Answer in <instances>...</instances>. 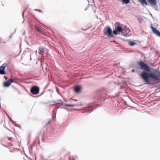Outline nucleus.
<instances>
[{"mask_svg":"<svg viewBox=\"0 0 160 160\" xmlns=\"http://www.w3.org/2000/svg\"><path fill=\"white\" fill-rule=\"evenodd\" d=\"M125 41H127V42L128 43L129 45L131 46H133L136 44V41H131L130 40H126Z\"/></svg>","mask_w":160,"mask_h":160,"instance_id":"nucleus-13","label":"nucleus"},{"mask_svg":"<svg viewBox=\"0 0 160 160\" xmlns=\"http://www.w3.org/2000/svg\"><path fill=\"white\" fill-rule=\"evenodd\" d=\"M8 138L9 140H11L12 139V138L11 137H8Z\"/></svg>","mask_w":160,"mask_h":160,"instance_id":"nucleus-28","label":"nucleus"},{"mask_svg":"<svg viewBox=\"0 0 160 160\" xmlns=\"http://www.w3.org/2000/svg\"><path fill=\"white\" fill-rule=\"evenodd\" d=\"M35 29L39 32L42 33V31L39 28L38 26H35Z\"/></svg>","mask_w":160,"mask_h":160,"instance_id":"nucleus-18","label":"nucleus"},{"mask_svg":"<svg viewBox=\"0 0 160 160\" xmlns=\"http://www.w3.org/2000/svg\"><path fill=\"white\" fill-rule=\"evenodd\" d=\"M39 53L41 54H43L44 52V49L43 48H39Z\"/></svg>","mask_w":160,"mask_h":160,"instance_id":"nucleus-19","label":"nucleus"},{"mask_svg":"<svg viewBox=\"0 0 160 160\" xmlns=\"http://www.w3.org/2000/svg\"><path fill=\"white\" fill-rule=\"evenodd\" d=\"M130 2V0H122V2L123 4H128Z\"/></svg>","mask_w":160,"mask_h":160,"instance_id":"nucleus-16","label":"nucleus"},{"mask_svg":"<svg viewBox=\"0 0 160 160\" xmlns=\"http://www.w3.org/2000/svg\"><path fill=\"white\" fill-rule=\"evenodd\" d=\"M128 30V32H130V30L126 26H124V27L122 28V32L127 31Z\"/></svg>","mask_w":160,"mask_h":160,"instance_id":"nucleus-17","label":"nucleus"},{"mask_svg":"<svg viewBox=\"0 0 160 160\" xmlns=\"http://www.w3.org/2000/svg\"><path fill=\"white\" fill-rule=\"evenodd\" d=\"M25 10H25L23 12H22V16L23 18H24V12H25Z\"/></svg>","mask_w":160,"mask_h":160,"instance_id":"nucleus-25","label":"nucleus"},{"mask_svg":"<svg viewBox=\"0 0 160 160\" xmlns=\"http://www.w3.org/2000/svg\"><path fill=\"white\" fill-rule=\"evenodd\" d=\"M155 52H156V53H157V54L158 53V52L157 51H156Z\"/></svg>","mask_w":160,"mask_h":160,"instance_id":"nucleus-33","label":"nucleus"},{"mask_svg":"<svg viewBox=\"0 0 160 160\" xmlns=\"http://www.w3.org/2000/svg\"><path fill=\"white\" fill-rule=\"evenodd\" d=\"M103 33L107 36L110 38H114L115 36L113 34V31L109 26H106L103 29Z\"/></svg>","mask_w":160,"mask_h":160,"instance_id":"nucleus-2","label":"nucleus"},{"mask_svg":"<svg viewBox=\"0 0 160 160\" xmlns=\"http://www.w3.org/2000/svg\"><path fill=\"white\" fill-rule=\"evenodd\" d=\"M87 9V8H85V10H86Z\"/></svg>","mask_w":160,"mask_h":160,"instance_id":"nucleus-36","label":"nucleus"},{"mask_svg":"<svg viewBox=\"0 0 160 160\" xmlns=\"http://www.w3.org/2000/svg\"><path fill=\"white\" fill-rule=\"evenodd\" d=\"M87 0L88 1V2L89 3V0Z\"/></svg>","mask_w":160,"mask_h":160,"instance_id":"nucleus-38","label":"nucleus"},{"mask_svg":"<svg viewBox=\"0 0 160 160\" xmlns=\"http://www.w3.org/2000/svg\"><path fill=\"white\" fill-rule=\"evenodd\" d=\"M148 2L152 5L156 6L157 5V0H147Z\"/></svg>","mask_w":160,"mask_h":160,"instance_id":"nucleus-12","label":"nucleus"},{"mask_svg":"<svg viewBox=\"0 0 160 160\" xmlns=\"http://www.w3.org/2000/svg\"><path fill=\"white\" fill-rule=\"evenodd\" d=\"M6 42H3V43H5Z\"/></svg>","mask_w":160,"mask_h":160,"instance_id":"nucleus-43","label":"nucleus"},{"mask_svg":"<svg viewBox=\"0 0 160 160\" xmlns=\"http://www.w3.org/2000/svg\"><path fill=\"white\" fill-rule=\"evenodd\" d=\"M94 102L92 103H89L86 107L87 108L86 110H94L95 109L98 108L99 107Z\"/></svg>","mask_w":160,"mask_h":160,"instance_id":"nucleus-6","label":"nucleus"},{"mask_svg":"<svg viewBox=\"0 0 160 160\" xmlns=\"http://www.w3.org/2000/svg\"><path fill=\"white\" fill-rule=\"evenodd\" d=\"M87 0L88 1V2L89 3V0Z\"/></svg>","mask_w":160,"mask_h":160,"instance_id":"nucleus-39","label":"nucleus"},{"mask_svg":"<svg viewBox=\"0 0 160 160\" xmlns=\"http://www.w3.org/2000/svg\"><path fill=\"white\" fill-rule=\"evenodd\" d=\"M73 110H82L81 109H74Z\"/></svg>","mask_w":160,"mask_h":160,"instance_id":"nucleus-29","label":"nucleus"},{"mask_svg":"<svg viewBox=\"0 0 160 160\" xmlns=\"http://www.w3.org/2000/svg\"><path fill=\"white\" fill-rule=\"evenodd\" d=\"M150 27L153 33L155 34L157 36L160 37V32L158 30L151 25L150 26Z\"/></svg>","mask_w":160,"mask_h":160,"instance_id":"nucleus-8","label":"nucleus"},{"mask_svg":"<svg viewBox=\"0 0 160 160\" xmlns=\"http://www.w3.org/2000/svg\"><path fill=\"white\" fill-rule=\"evenodd\" d=\"M132 72H135V70L134 69H133L132 70Z\"/></svg>","mask_w":160,"mask_h":160,"instance_id":"nucleus-27","label":"nucleus"},{"mask_svg":"<svg viewBox=\"0 0 160 160\" xmlns=\"http://www.w3.org/2000/svg\"><path fill=\"white\" fill-rule=\"evenodd\" d=\"M63 101L62 100L59 99L56 100L55 102L57 103H62Z\"/></svg>","mask_w":160,"mask_h":160,"instance_id":"nucleus-20","label":"nucleus"},{"mask_svg":"<svg viewBox=\"0 0 160 160\" xmlns=\"http://www.w3.org/2000/svg\"><path fill=\"white\" fill-rule=\"evenodd\" d=\"M122 27L121 26H117L115 28V29L113 30V34L116 35L119 34V33L122 32Z\"/></svg>","mask_w":160,"mask_h":160,"instance_id":"nucleus-5","label":"nucleus"},{"mask_svg":"<svg viewBox=\"0 0 160 160\" xmlns=\"http://www.w3.org/2000/svg\"><path fill=\"white\" fill-rule=\"evenodd\" d=\"M108 91L106 89H103L99 90L96 93V95L98 99L101 100L102 98L105 99V96L107 95Z\"/></svg>","mask_w":160,"mask_h":160,"instance_id":"nucleus-3","label":"nucleus"},{"mask_svg":"<svg viewBox=\"0 0 160 160\" xmlns=\"http://www.w3.org/2000/svg\"><path fill=\"white\" fill-rule=\"evenodd\" d=\"M15 30V32H14L13 33H12V34H11V35L9 36V38L11 39V38H12L13 35L14 34V33H15V32H16V29Z\"/></svg>","mask_w":160,"mask_h":160,"instance_id":"nucleus-21","label":"nucleus"},{"mask_svg":"<svg viewBox=\"0 0 160 160\" xmlns=\"http://www.w3.org/2000/svg\"><path fill=\"white\" fill-rule=\"evenodd\" d=\"M127 32V31L123 32L121 33V35L123 36H125L126 37H127L128 36H130V35L128 34V32Z\"/></svg>","mask_w":160,"mask_h":160,"instance_id":"nucleus-15","label":"nucleus"},{"mask_svg":"<svg viewBox=\"0 0 160 160\" xmlns=\"http://www.w3.org/2000/svg\"><path fill=\"white\" fill-rule=\"evenodd\" d=\"M76 106H77V105L73 104H65L64 105H61L60 106H59L58 108H63V107H73Z\"/></svg>","mask_w":160,"mask_h":160,"instance_id":"nucleus-11","label":"nucleus"},{"mask_svg":"<svg viewBox=\"0 0 160 160\" xmlns=\"http://www.w3.org/2000/svg\"><path fill=\"white\" fill-rule=\"evenodd\" d=\"M138 0L143 6H145V5H148V3L146 0Z\"/></svg>","mask_w":160,"mask_h":160,"instance_id":"nucleus-14","label":"nucleus"},{"mask_svg":"<svg viewBox=\"0 0 160 160\" xmlns=\"http://www.w3.org/2000/svg\"><path fill=\"white\" fill-rule=\"evenodd\" d=\"M87 0L88 1V2L89 3V0Z\"/></svg>","mask_w":160,"mask_h":160,"instance_id":"nucleus-37","label":"nucleus"},{"mask_svg":"<svg viewBox=\"0 0 160 160\" xmlns=\"http://www.w3.org/2000/svg\"><path fill=\"white\" fill-rule=\"evenodd\" d=\"M75 101H77V100H75Z\"/></svg>","mask_w":160,"mask_h":160,"instance_id":"nucleus-42","label":"nucleus"},{"mask_svg":"<svg viewBox=\"0 0 160 160\" xmlns=\"http://www.w3.org/2000/svg\"><path fill=\"white\" fill-rule=\"evenodd\" d=\"M34 10L36 11H38L39 12H42V11L40 9H35Z\"/></svg>","mask_w":160,"mask_h":160,"instance_id":"nucleus-22","label":"nucleus"},{"mask_svg":"<svg viewBox=\"0 0 160 160\" xmlns=\"http://www.w3.org/2000/svg\"><path fill=\"white\" fill-rule=\"evenodd\" d=\"M7 115L8 116V117L9 118H10V117H9V115L6 113V112Z\"/></svg>","mask_w":160,"mask_h":160,"instance_id":"nucleus-31","label":"nucleus"},{"mask_svg":"<svg viewBox=\"0 0 160 160\" xmlns=\"http://www.w3.org/2000/svg\"><path fill=\"white\" fill-rule=\"evenodd\" d=\"M82 89V87L80 86H75L74 88V91L76 93H79L80 92Z\"/></svg>","mask_w":160,"mask_h":160,"instance_id":"nucleus-10","label":"nucleus"},{"mask_svg":"<svg viewBox=\"0 0 160 160\" xmlns=\"http://www.w3.org/2000/svg\"><path fill=\"white\" fill-rule=\"evenodd\" d=\"M92 2L94 4V0H92Z\"/></svg>","mask_w":160,"mask_h":160,"instance_id":"nucleus-30","label":"nucleus"},{"mask_svg":"<svg viewBox=\"0 0 160 160\" xmlns=\"http://www.w3.org/2000/svg\"><path fill=\"white\" fill-rule=\"evenodd\" d=\"M12 122H13V121H12Z\"/></svg>","mask_w":160,"mask_h":160,"instance_id":"nucleus-41","label":"nucleus"},{"mask_svg":"<svg viewBox=\"0 0 160 160\" xmlns=\"http://www.w3.org/2000/svg\"><path fill=\"white\" fill-rule=\"evenodd\" d=\"M150 14L151 16L152 17V14L151 13H150Z\"/></svg>","mask_w":160,"mask_h":160,"instance_id":"nucleus-32","label":"nucleus"},{"mask_svg":"<svg viewBox=\"0 0 160 160\" xmlns=\"http://www.w3.org/2000/svg\"><path fill=\"white\" fill-rule=\"evenodd\" d=\"M134 66V64H131L129 65V67L130 68H132V67H133Z\"/></svg>","mask_w":160,"mask_h":160,"instance_id":"nucleus-23","label":"nucleus"},{"mask_svg":"<svg viewBox=\"0 0 160 160\" xmlns=\"http://www.w3.org/2000/svg\"><path fill=\"white\" fill-rule=\"evenodd\" d=\"M39 88L36 85L32 87L30 89L31 92L33 95L38 94L39 93Z\"/></svg>","mask_w":160,"mask_h":160,"instance_id":"nucleus-4","label":"nucleus"},{"mask_svg":"<svg viewBox=\"0 0 160 160\" xmlns=\"http://www.w3.org/2000/svg\"><path fill=\"white\" fill-rule=\"evenodd\" d=\"M4 78H5V79L6 80H7L8 78L7 77H6L5 76H4Z\"/></svg>","mask_w":160,"mask_h":160,"instance_id":"nucleus-26","label":"nucleus"},{"mask_svg":"<svg viewBox=\"0 0 160 160\" xmlns=\"http://www.w3.org/2000/svg\"><path fill=\"white\" fill-rule=\"evenodd\" d=\"M119 1L122 2V0H118Z\"/></svg>","mask_w":160,"mask_h":160,"instance_id":"nucleus-35","label":"nucleus"},{"mask_svg":"<svg viewBox=\"0 0 160 160\" xmlns=\"http://www.w3.org/2000/svg\"><path fill=\"white\" fill-rule=\"evenodd\" d=\"M133 86L135 87H137V88H138L140 86H142V85H140L139 86L138 85H133Z\"/></svg>","mask_w":160,"mask_h":160,"instance_id":"nucleus-24","label":"nucleus"},{"mask_svg":"<svg viewBox=\"0 0 160 160\" xmlns=\"http://www.w3.org/2000/svg\"><path fill=\"white\" fill-rule=\"evenodd\" d=\"M13 80L12 79H9L4 82L3 86L5 87H8L11 84Z\"/></svg>","mask_w":160,"mask_h":160,"instance_id":"nucleus-9","label":"nucleus"},{"mask_svg":"<svg viewBox=\"0 0 160 160\" xmlns=\"http://www.w3.org/2000/svg\"><path fill=\"white\" fill-rule=\"evenodd\" d=\"M25 31H24V33H23V35H25Z\"/></svg>","mask_w":160,"mask_h":160,"instance_id":"nucleus-34","label":"nucleus"},{"mask_svg":"<svg viewBox=\"0 0 160 160\" xmlns=\"http://www.w3.org/2000/svg\"><path fill=\"white\" fill-rule=\"evenodd\" d=\"M7 66V64L6 63H4L0 66V74L4 75L6 74L5 69Z\"/></svg>","mask_w":160,"mask_h":160,"instance_id":"nucleus-7","label":"nucleus"},{"mask_svg":"<svg viewBox=\"0 0 160 160\" xmlns=\"http://www.w3.org/2000/svg\"><path fill=\"white\" fill-rule=\"evenodd\" d=\"M138 64L140 67L137 68H138L144 70L139 75V76L146 82V84L149 85L151 84L149 80V77L157 81L160 82V71L156 70L154 72H151V67L142 61L138 62Z\"/></svg>","mask_w":160,"mask_h":160,"instance_id":"nucleus-1","label":"nucleus"},{"mask_svg":"<svg viewBox=\"0 0 160 160\" xmlns=\"http://www.w3.org/2000/svg\"><path fill=\"white\" fill-rule=\"evenodd\" d=\"M120 88H121V89H122V87H121Z\"/></svg>","mask_w":160,"mask_h":160,"instance_id":"nucleus-40","label":"nucleus"}]
</instances>
